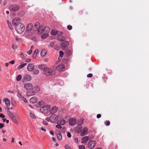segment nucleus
I'll return each instance as SVG.
<instances>
[{"label": "nucleus", "instance_id": "obj_1", "mask_svg": "<svg viewBox=\"0 0 149 149\" xmlns=\"http://www.w3.org/2000/svg\"><path fill=\"white\" fill-rule=\"evenodd\" d=\"M26 33L29 36H31L35 33V30L33 28V26L32 24H29L26 26Z\"/></svg>", "mask_w": 149, "mask_h": 149}, {"label": "nucleus", "instance_id": "obj_2", "mask_svg": "<svg viewBox=\"0 0 149 149\" xmlns=\"http://www.w3.org/2000/svg\"><path fill=\"white\" fill-rule=\"evenodd\" d=\"M43 25L40 26L39 23L38 22H36L33 26V28L35 30V32L37 31L38 33L39 34H42V32L43 29L42 28Z\"/></svg>", "mask_w": 149, "mask_h": 149}, {"label": "nucleus", "instance_id": "obj_3", "mask_svg": "<svg viewBox=\"0 0 149 149\" xmlns=\"http://www.w3.org/2000/svg\"><path fill=\"white\" fill-rule=\"evenodd\" d=\"M15 29L18 33H22L24 31L25 27L23 24L19 23L16 25Z\"/></svg>", "mask_w": 149, "mask_h": 149}, {"label": "nucleus", "instance_id": "obj_4", "mask_svg": "<svg viewBox=\"0 0 149 149\" xmlns=\"http://www.w3.org/2000/svg\"><path fill=\"white\" fill-rule=\"evenodd\" d=\"M93 138L92 135L89 136H86L84 137L81 139V142L82 143L85 144L87 143L88 140L92 139Z\"/></svg>", "mask_w": 149, "mask_h": 149}, {"label": "nucleus", "instance_id": "obj_5", "mask_svg": "<svg viewBox=\"0 0 149 149\" xmlns=\"http://www.w3.org/2000/svg\"><path fill=\"white\" fill-rule=\"evenodd\" d=\"M50 107L47 105H45L42 107L40 109V111L44 113H48Z\"/></svg>", "mask_w": 149, "mask_h": 149}, {"label": "nucleus", "instance_id": "obj_6", "mask_svg": "<svg viewBox=\"0 0 149 149\" xmlns=\"http://www.w3.org/2000/svg\"><path fill=\"white\" fill-rule=\"evenodd\" d=\"M96 143V141L95 140H91L88 143V147L90 149L93 148L95 147Z\"/></svg>", "mask_w": 149, "mask_h": 149}, {"label": "nucleus", "instance_id": "obj_7", "mask_svg": "<svg viewBox=\"0 0 149 149\" xmlns=\"http://www.w3.org/2000/svg\"><path fill=\"white\" fill-rule=\"evenodd\" d=\"M88 128L87 127H84L80 130L79 131V133H80V136H83L87 134L88 132Z\"/></svg>", "mask_w": 149, "mask_h": 149}, {"label": "nucleus", "instance_id": "obj_8", "mask_svg": "<svg viewBox=\"0 0 149 149\" xmlns=\"http://www.w3.org/2000/svg\"><path fill=\"white\" fill-rule=\"evenodd\" d=\"M58 119V117L56 115L54 114L50 117V121L52 123H54L56 122Z\"/></svg>", "mask_w": 149, "mask_h": 149}, {"label": "nucleus", "instance_id": "obj_9", "mask_svg": "<svg viewBox=\"0 0 149 149\" xmlns=\"http://www.w3.org/2000/svg\"><path fill=\"white\" fill-rule=\"evenodd\" d=\"M44 74L47 76L50 75L52 73V69L50 68L47 67L44 72Z\"/></svg>", "mask_w": 149, "mask_h": 149}, {"label": "nucleus", "instance_id": "obj_10", "mask_svg": "<svg viewBox=\"0 0 149 149\" xmlns=\"http://www.w3.org/2000/svg\"><path fill=\"white\" fill-rule=\"evenodd\" d=\"M19 7L17 5H13L10 6V11H15L19 9Z\"/></svg>", "mask_w": 149, "mask_h": 149}, {"label": "nucleus", "instance_id": "obj_11", "mask_svg": "<svg viewBox=\"0 0 149 149\" xmlns=\"http://www.w3.org/2000/svg\"><path fill=\"white\" fill-rule=\"evenodd\" d=\"M24 87L26 90L28 91L32 89L33 88V86L32 84L28 83L24 84Z\"/></svg>", "mask_w": 149, "mask_h": 149}, {"label": "nucleus", "instance_id": "obj_12", "mask_svg": "<svg viewBox=\"0 0 149 149\" xmlns=\"http://www.w3.org/2000/svg\"><path fill=\"white\" fill-rule=\"evenodd\" d=\"M31 79V75L28 74L25 75L22 79V81L23 82L28 81Z\"/></svg>", "mask_w": 149, "mask_h": 149}, {"label": "nucleus", "instance_id": "obj_13", "mask_svg": "<svg viewBox=\"0 0 149 149\" xmlns=\"http://www.w3.org/2000/svg\"><path fill=\"white\" fill-rule=\"evenodd\" d=\"M17 95L21 100L24 101V102L25 103H26L28 102L26 98L21 94V93L19 92Z\"/></svg>", "mask_w": 149, "mask_h": 149}, {"label": "nucleus", "instance_id": "obj_14", "mask_svg": "<svg viewBox=\"0 0 149 149\" xmlns=\"http://www.w3.org/2000/svg\"><path fill=\"white\" fill-rule=\"evenodd\" d=\"M12 23L13 25H16L19 23H21L20 19L18 17L16 18L13 20Z\"/></svg>", "mask_w": 149, "mask_h": 149}, {"label": "nucleus", "instance_id": "obj_15", "mask_svg": "<svg viewBox=\"0 0 149 149\" xmlns=\"http://www.w3.org/2000/svg\"><path fill=\"white\" fill-rule=\"evenodd\" d=\"M42 29H42V33H44L48 34L50 30L48 26L44 27L43 26Z\"/></svg>", "mask_w": 149, "mask_h": 149}, {"label": "nucleus", "instance_id": "obj_16", "mask_svg": "<svg viewBox=\"0 0 149 149\" xmlns=\"http://www.w3.org/2000/svg\"><path fill=\"white\" fill-rule=\"evenodd\" d=\"M5 103L6 105V109L7 110H10L9 107L10 106V101L8 99H6L4 100Z\"/></svg>", "mask_w": 149, "mask_h": 149}, {"label": "nucleus", "instance_id": "obj_17", "mask_svg": "<svg viewBox=\"0 0 149 149\" xmlns=\"http://www.w3.org/2000/svg\"><path fill=\"white\" fill-rule=\"evenodd\" d=\"M34 68V65L32 63H30L28 64L27 69L29 71H33Z\"/></svg>", "mask_w": 149, "mask_h": 149}, {"label": "nucleus", "instance_id": "obj_18", "mask_svg": "<svg viewBox=\"0 0 149 149\" xmlns=\"http://www.w3.org/2000/svg\"><path fill=\"white\" fill-rule=\"evenodd\" d=\"M65 68L64 65L63 64H60L56 67V69L59 71H62L64 70Z\"/></svg>", "mask_w": 149, "mask_h": 149}, {"label": "nucleus", "instance_id": "obj_19", "mask_svg": "<svg viewBox=\"0 0 149 149\" xmlns=\"http://www.w3.org/2000/svg\"><path fill=\"white\" fill-rule=\"evenodd\" d=\"M76 122V119L75 118H71L69 121V124L71 125H74Z\"/></svg>", "mask_w": 149, "mask_h": 149}, {"label": "nucleus", "instance_id": "obj_20", "mask_svg": "<svg viewBox=\"0 0 149 149\" xmlns=\"http://www.w3.org/2000/svg\"><path fill=\"white\" fill-rule=\"evenodd\" d=\"M58 110V108L56 107H53L50 109V112L51 114H53L56 113Z\"/></svg>", "mask_w": 149, "mask_h": 149}, {"label": "nucleus", "instance_id": "obj_21", "mask_svg": "<svg viewBox=\"0 0 149 149\" xmlns=\"http://www.w3.org/2000/svg\"><path fill=\"white\" fill-rule=\"evenodd\" d=\"M47 67L44 64H41L38 66V68L40 70H43L44 72Z\"/></svg>", "mask_w": 149, "mask_h": 149}, {"label": "nucleus", "instance_id": "obj_22", "mask_svg": "<svg viewBox=\"0 0 149 149\" xmlns=\"http://www.w3.org/2000/svg\"><path fill=\"white\" fill-rule=\"evenodd\" d=\"M37 101V99L35 97H32L30 100V103L32 104L36 103Z\"/></svg>", "mask_w": 149, "mask_h": 149}, {"label": "nucleus", "instance_id": "obj_23", "mask_svg": "<svg viewBox=\"0 0 149 149\" xmlns=\"http://www.w3.org/2000/svg\"><path fill=\"white\" fill-rule=\"evenodd\" d=\"M69 42L68 41H64L62 42L61 44V46L63 47H65L69 45Z\"/></svg>", "mask_w": 149, "mask_h": 149}, {"label": "nucleus", "instance_id": "obj_24", "mask_svg": "<svg viewBox=\"0 0 149 149\" xmlns=\"http://www.w3.org/2000/svg\"><path fill=\"white\" fill-rule=\"evenodd\" d=\"M84 119L83 118L79 119L77 122V124L79 125H82L84 123Z\"/></svg>", "mask_w": 149, "mask_h": 149}, {"label": "nucleus", "instance_id": "obj_25", "mask_svg": "<svg viewBox=\"0 0 149 149\" xmlns=\"http://www.w3.org/2000/svg\"><path fill=\"white\" fill-rule=\"evenodd\" d=\"M65 54L67 57L70 56L72 54L71 51L69 49L66 50L65 52Z\"/></svg>", "mask_w": 149, "mask_h": 149}, {"label": "nucleus", "instance_id": "obj_26", "mask_svg": "<svg viewBox=\"0 0 149 149\" xmlns=\"http://www.w3.org/2000/svg\"><path fill=\"white\" fill-rule=\"evenodd\" d=\"M10 118L14 123L18 124V121L16 117L15 116H13L12 118Z\"/></svg>", "mask_w": 149, "mask_h": 149}, {"label": "nucleus", "instance_id": "obj_27", "mask_svg": "<svg viewBox=\"0 0 149 149\" xmlns=\"http://www.w3.org/2000/svg\"><path fill=\"white\" fill-rule=\"evenodd\" d=\"M35 93L32 91L28 92L27 93L26 95L27 96H29L35 95Z\"/></svg>", "mask_w": 149, "mask_h": 149}, {"label": "nucleus", "instance_id": "obj_28", "mask_svg": "<svg viewBox=\"0 0 149 149\" xmlns=\"http://www.w3.org/2000/svg\"><path fill=\"white\" fill-rule=\"evenodd\" d=\"M46 50L45 49H43L41 51L40 54L41 56H44L46 55Z\"/></svg>", "mask_w": 149, "mask_h": 149}, {"label": "nucleus", "instance_id": "obj_29", "mask_svg": "<svg viewBox=\"0 0 149 149\" xmlns=\"http://www.w3.org/2000/svg\"><path fill=\"white\" fill-rule=\"evenodd\" d=\"M7 113L9 117L11 118H12L14 116V114L10 111H7Z\"/></svg>", "mask_w": 149, "mask_h": 149}, {"label": "nucleus", "instance_id": "obj_30", "mask_svg": "<svg viewBox=\"0 0 149 149\" xmlns=\"http://www.w3.org/2000/svg\"><path fill=\"white\" fill-rule=\"evenodd\" d=\"M57 136L58 140L60 141L62 139V137L61 133H58V134H57Z\"/></svg>", "mask_w": 149, "mask_h": 149}, {"label": "nucleus", "instance_id": "obj_31", "mask_svg": "<svg viewBox=\"0 0 149 149\" xmlns=\"http://www.w3.org/2000/svg\"><path fill=\"white\" fill-rule=\"evenodd\" d=\"M57 33V31L55 30H52L51 31V34L52 35L55 36L56 35Z\"/></svg>", "mask_w": 149, "mask_h": 149}, {"label": "nucleus", "instance_id": "obj_32", "mask_svg": "<svg viewBox=\"0 0 149 149\" xmlns=\"http://www.w3.org/2000/svg\"><path fill=\"white\" fill-rule=\"evenodd\" d=\"M65 123V121L63 119L61 120L60 121H58L57 123H59L60 125H64Z\"/></svg>", "mask_w": 149, "mask_h": 149}, {"label": "nucleus", "instance_id": "obj_33", "mask_svg": "<svg viewBox=\"0 0 149 149\" xmlns=\"http://www.w3.org/2000/svg\"><path fill=\"white\" fill-rule=\"evenodd\" d=\"M48 36V34L44 33L41 36V38L44 39L46 38Z\"/></svg>", "mask_w": 149, "mask_h": 149}, {"label": "nucleus", "instance_id": "obj_34", "mask_svg": "<svg viewBox=\"0 0 149 149\" xmlns=\"http://www.w3.org/2000/svg\"><path fill=\"white\" fill-rule=\"evenodd\" d=\"M26 63H24L22 64H21L20 65H19L17 67V68L19 69H21L22 68H23L24 66H25L26 65Z\"/></svg>", "mask_w": 149, "mask_h": 149}, {"label": "nucleus", "instance_id": "obj_35", "mask_svg": "<svg viewBox=\"0 0 149 149\" xmlns=\"http://www.w3.org/2000/svg\"><path fill=\"white\" fill-rule=\"evenodd\" d=\"M22 78V77L21 75L19 74V75L17 77V80L18 81H20Z\"/></svg>", "mask_w": 149, "mask_h": 149}, {"label": "nucleus", "instance_id": "obj_36", "mask_svg": "<svg viewBox=\"0 0 149 149\" xmlns=\"http://www.w3.org/2000/svg\"><path fill=\"white\" fill-rule=\"evenodd\" d=\"M11 103L15 107L17 105V104L15 101L14 100H11Z\"/></svg>", "mask_w": 149, "mask_h": 149}, {"label": "nucleus", "instance_id": "obj_37", "mask_svg": "<svg viewBox=\"0 0 149 149\" xmlns=\"http://www.w3.org/2000/svg\"><path fill=\"white\" fill-rule=\"evenodd\" d=\"M7 23L8 24V26H9V27L10 29H11V30L13 29V28L12 26V25H11V23H9V21H7Z\"/></svg>", "mask_w": 149, "mask_h": 149}, {"label": "nucleus", "instance_id": "obj_38", "mask_svg": "<svg viewBox=\"0 0 149 149\" xmlns=\"http://www.w3.org/2000/svg\"><path fill=\"white\" fill-rule=\"evenodd\" d=\"M64 148L65 149H72L71 147L67 144L65 146Z\"/></svg>", "mask_w": 149, "mask_h": 149}, {"label": "nucleus", "instance_id": "obj_39", "mask_svg": "<svg viewBox=\"0 0 149 149\" xmlns=\"http://www.w3.org/2000/svg\"><path fill=\"white\" fill-rule=\"evenodd\" d=\"M30 116L32 118H36V116H35L34 114L33 113H30Z\"/></svg>", "mask_w": 149, "mask_h": 149}, {"label": "nucleus", "instance_id": "obj_40", "mask_svg": "<svg viewBox=\"0 0 149 149\" xmlns=\"http://www.w3.org/2000/svg\"><path fill=\"white\" fill-rule=\"evenodd\" d=\"M64 55V53L62 51H59V56L61 57H63Z\"/></svg>", "mask_w": 149, "mask_h": 149}, {"label": "nucleus", "instance_id": "obj_41", "mask_svg": "<svg viewBox=\"0 0 149 149\" xmlns=\"http://www.w3.org/2000/svg\"><path fill=\"white\" fill-rule=\"evenodd\" d=\"M33 73L35 74H39V71L38 70L35 69L34 70Z\"/></svg>", "mask_w": 149, "mask_h": 149}, {"label": "nucleus", "instance_id": "obj_42", "mask_svg": "<svg viewBox=\"0 0 149 149\" xmlns=\"http://www.w3.org/2000/svg\"><path fill=\"white\" fill-rule=\"evenodd\" d=\"M79 149H86L85 147L83 145L79 146Z\"/></svg>", "mask_w": 149, "mask_h": 149}, {"label": "nucleus", "instance_id": "obj_43", "mask_svg": "<svg viewBox=\"0 0 149 149\" xmlns=\"http://www.w3.org/2000/svg\"><path fill=\"white\" fill-rule=\"evenodd\" d=\"M105 124L106 125L108 126L110 124V122L109 120H107L105 122Z\"/></svg>", "mask_w": 149, "mask_h": 149}, {"label": "nucleus", "instance_id": "obj_44", "mask_svg": "<svg viewBox=\"0 0 149 149\" xmlns=\"http://www.w3.org/2000/svg\"><path fill=\"white\" fill-rule=\"evenodd\" d=\"M58 39L60 41H62L63 40V38L62 36H59Z\"/></svg>", "mask_w": 149, "mask_h": 149}, {"label": "nucleus", "instance_id": "obj_45", "mask_svg": "<svg viewBox=\"0 0 149 149\" xmlns=\"http://www.w3.org/2000/svg\"><path fill=\"white\" fill-rule=\"evenodd\" d=\"M17 48V46L15 44H13L12 45V48L14 49H16Z\"/></svg>", "mask_w": 149, "mask_h": 149}, {"label": "nucleus", "instance_id": "obj_46", "mask_svg": "<svg viewBox=\"0 0 149 149\" xmlns=\"http://www.w3.org/2000/svg\"><path fill=\"white\" fill-rule=\"evenodd\" d=\"M38 50L37 49H36L35 50L34 52H33V54H37V53H38Z\"/></svg>", "mask_w": 149, "mask_h": 149}, {"label": "nucleus", "instance_id": "obj_47", "mask_svg": "<svg viewBox=\"0 0 149 149\" xmlns=\"http://www.w3.org/2000/svg\"><path fill=\"white\" fill-rule=\"evenodd\" d=\"M67 28L68 30H71L72 29V27L70 25H69L68 26Z\"/></svg>", "mask_w": 149, "mask_h": 149}, {"label": "nucleus", "instance_id": "obj_48", "mask_svg": "<svg viewBox=\"0 0 149 149\" xmlns=\"http://www.w3.org/2000/svg\"><path fill=\"white\" fill-rule=\"evenodd\" d=\"M5 116L3 113L0 114V117L3 118L5 117Z\"/></svg>", "mask_w": 149, "mask_h": 149}, {"label": "nucleus", "instance_id": "obj_49", "mask_svg": "<svg viewBox=\"0 0 149 149\" xmlns=\"http://www.w3.org/2000/svg\"><path fill=\"white\" fill-rule=\"evenodd\" d=\"M32 52V50L31 49H30V50L27 52V53L29 55H30Z\"/></svg>", "mask_w": 149, "mask_h": 149}, {"label": "nucleus", "instance_id": "obj_50", "mask_svg": "<svg viewBox=\"0 0 149 149\" xmlns=\"http://www.w3.org/2000/svg\"><path fill=\"white\" fill-rule=\"evenodd\" d=\"M67 136L69 138L71 137V134L70 133V132H68L67 134Z\"/></svg>", "mask_w": 149, "mask_h": 149}, {"label": "nucleus", "instance_id": "obj_51", "mask_svg": "<svg viewBox=\"0 0 149 149\" xmlns=\"http://www.w3.org/2000/svg\"><path fill=\"white\" fill-rule=\"evenodd\" d=\"M4 126V124L3 123H0V128L2 129Z\"/></svg>", "mask_w": 149, "mask_h": 149}, {"label": "nucleus", "instance_id": "obj_52", "mask_svg": "<svg viewBox=\"0 0 149 149\" xmlns=\"http://www.w3.org/2000/svg\"><path fill=\"white\" fill-rule=\"evenodd\" d=\"M56 127L58 129H61L62 128L61 126L60 125H56Z\"/></svg>", "mask_w": 149, "mask_h": 149}, {"label": "nucleus", "instance_id": "obj_53", "mask_svg": "<svg viewBox=\"0 0 149 149\" xmlns=\"http://www.w3.org/2000/svg\"><path fill=\"white\" fill-rule=\"evenodd\" d=\"M93 76L92 74L91 73L89 74H88L87 75V76L88 77H91Z\"/></svg>", "mask_w": 149, "mask_h": 149}, {"label": "nucleus", "instance_id": "obj_54", "mask_svg": "<svg viewBox=\"0 0 149 149\" xmlns=\"http://www.w3.org/2000/svg\"><path fill=\"white\" fill-rule=\"evenodd\" d=\"M40 129L41 130L43 131L44 132H46V129L45 128H43V127H41Z\"/></svg>", "mask_w": 149, "mask_h": 149}, {"label": "nucleus", "instance_id": "obj_55", "mask_svg": "<svg viewBox=\"0 0 149 149\" xmlns=\"http://www.w3.org/2000/svg\"><path fill=\"white\" fill-rule=\"evenodd\" d=\"M15 61L14 60H12L10 62H9V63L13 65L15 63Z\"/></svg>", "mask_w": 149, "mask_h": 149}, {"label": "nucleus", "instance_id": "obj_56", "mask_svg": "<svg viewBox=\"0 0 149 149\" xmlns=\"http://www.w3.org/2000/svg\"><path fill=\"white\" fill-rule=\"evenodd\" d=\"M74 141L76 143H78V138H76L74 139Z\"/></svg>", "mask_w": 149, "mask_h": 149}, {"label": "nucleus", "instance_id": "obj_57", "mask_svg": "<svg viewBox=\"0 0 149 149\" xmlns=\"http://www.w3.org/2000/svg\"><path fill=\"white\" fill-rule=\"evenodd\" d=\"M43 124H44L45 125H48V123L46 121H44L43 122Z\"/></svg>", "mask_w": 149, "mask_h": 149}, {"label": "nucleus", "instance_id": "obj_58", "mask_svg": "<svg viewBox=\"0 0 149 149\" xmlns=\"http://www.w3.org/2000/svg\"><path fill=\"white\" fill-rule=\"evenodd\" d=\"M101 117V115L100 114H98L97 116V118H100Z\"/></svg>", "mask_w": 149, "mask_h": 149}, {"label": "nucleus", "instance_id": "obj_59", "mask_svg": "<svg viewBox=\"0 0 149 149\" xmlns=\"http://www.w3.org/2000/svg\"><path fill=\"white\" fill-rule=\"evenodd\" d=\"M50 134H51L52 136H53L54 135V133L52 131V130L50 131Z\"/></svg>", "mask_w": 149, "mask_h": 149}, {"label": "nucleus", "instance_id": "obj_60", "mask_svg": "<svg viewBox=\"0 0 149 149\" xmlns=\"http://www.w3.org/2000/svg\"><path fill=\"white\" fill-rule=\"evenodd\" d=\"M31 61V59L29 58L27 59L26 60V62H29Z\"/></svg>", "mask_w": 149, "mask_h": 149}, {"label": "nucleus", "instance_id": "obj_61", "mask_svg": "<svg viewBox=\"0 0 149 149\" xmlns=\"http://www.w3.org/2000/svg\"><path fill=\"white\" fill-rule=\"evenodd\" d=\"M36 55L37 54H33V57L34 58H35L36 56Z\"/></svg>", "mask_w": 149, "mask_h": 149}, {"label": "nucleus", "instance_id": "obj_62", "mask_svg": "<svg viewBox=\"0 0 149 149\" xmlns=\"http://www.w3.org/2000/svg\"><path fill=\"white\" fill-rule=\"evenodd\" d=\"M52 139L53 141H55V142L56 141V139L54 137H53L52 138Z\"/></svg>", "mask_w": 149, "mask_h": 149}, {"label": "nucleus", "instance_id": "obj_63", "mask_svg": "<svg viewBox=\"0 0 149 149\" xmlns=\"http://www.w3.org/2000/svg\"><path fill=\"white\" fill-rule=\"evenodd\" d=\"M45 120H46V121L49 122L50 121V118H46Z\"/></svg>", "mask_w": 149, "mask_h": 149}, {"label": "nucleus", "instance_id": "obj_64", "mask_svg": "<svg viewBox=\"0 0 149 149\" xmlns=\"http://www.w3.org/2000/svg\"><path fill=\"white\" fill-rule=\"evenodd\" d=\"M54 48L56 49H58V48L57 46H54Z\"/></svg>", "mask_w": 149, "mask_h": 149}]
</instances>
